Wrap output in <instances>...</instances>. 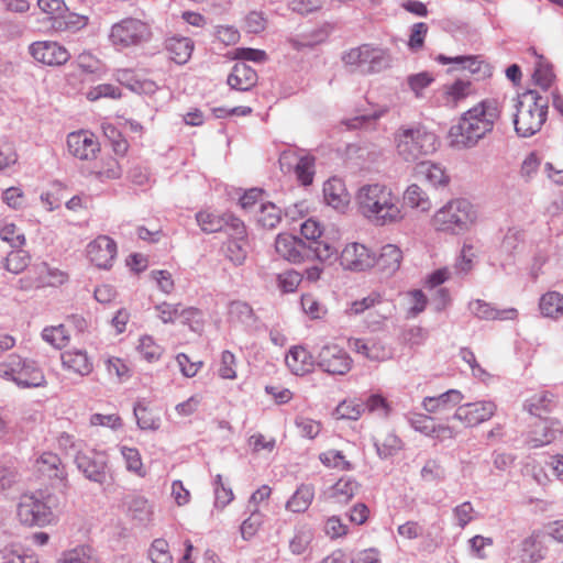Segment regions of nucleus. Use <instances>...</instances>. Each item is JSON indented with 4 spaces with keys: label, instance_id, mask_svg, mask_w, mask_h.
<instances>
[{
    "label": "nucleus",
    "instance_id": "11",
    "mask_svg": "<svg viewBox=\"0 0 563 563\" xmlns=\"http://www.w3.org/2000/svg\"><path fill=\"white\" fill-rule=\"evenodd\" d=\"M317 364L331 375H345L352 367V358L341 346L325 344L317 355Z\"/></svg>",
    "mask_w": 563,
    "mask_h": 563
},
{
    "label": "nucleus",
    "instance_id": "16",
    "mask_svg": "<svg viewBox=\"0 0 563 563\" xmlns=\"http://www.w3.org/2000/svg\"><path fill=\"white\" fill-rule=\"evenodd\" d=\"M67 146L69 153L81 161L93 159L100 151L97 137L87 131L69 133L67 136Z\"/></svg>",
    "mask_w": 563,
    "mask_h": 563
},
{
    "label": "nucleus",
    "instance_id": "51",
    "mask_svg": "<svg viewBox=\"0 0 563 563\" xmlns=\"http://www.w3.org/2000/svg\"><path fill=\"white\" fill-rule=\"evenodd\" d=\"M148 556L152 563H173V556L169 553V545L164 539L153 541Z\"/></svg>",
    "mask_w": 563,
    "mask_h": 563
},
{
    "label": "nucleus",
    "instance_id": "55",
    "mask_svg": "<svg viewBox=\"0 0 563 563\" xmlns=\"http://www.w3.org/2000/svg\"><path fill=\"white\" fill-rule=\"evenodd\" d=\"M301 307L311 319H321L327 313L325 306L311 294L302 295Z\"/></svg>",
    "mask_w": 563,
    "mask_h": 563
},
{
    "label": "nucleus",
    "instance_id": "30",
    "mask_svg": "<svg viewBox=\"0 0 563 563\" xmlns=\"http://www.w3.org/2000/svg\"><path fill=\"white\" fill-rule=\"evenodd\" d=\"M539 308L543 317L558 319L563 314V295L548 291L541 296Z\"/></svg>",
    "mask_w": 563,
    "mask_h": 563
},
{
    "label": "nucleus",
    "instance_id": "4",
    "mask_svg": "<svg viewBox=\"0 0 563 563\" xmlns=\"http://www.w3.org/2000/svg\"><path fill=\"white\" fill-rule=\"evenodd\" d=\"M514 118L518 135L529 137L540 131L547 120L548 102L536 90L522 93L516 104Z\"/></svg>",
    "mask_w": 563,
    "mask_h": 563
},
{
    "label": "nucleus",
    "instance_id": "31",
    "mask_svg": "<svg viewBox=\"0 0 563 563\" xmlns=\"http://www.w3.org/2000/svg\"><path fill=\"white\" fill-rule=\"evenodd\" d=\"M439 63L446 65V64H455L459 68L468 70L472 74H479L485 71L483 68H487V65L479 60L476 56H455V57H448L443 54H440L435 58Z\"/></svg>",
    "mask_w": 563,
    "mask_h": 563
},
{
    "label": "nucleus",
    "instance_id": "32",
    "mask_svg": "<svg viewBox=\"0 0 563 563\" xmlns=\"http://www.w3.org/2000/svg\"><path fill=\"white\" fill-rule=\"evenodd\" d=\"M314 497L313 487L300 485L286 503V509L291 512H303L308 509Z\"/></svg>",
    "mask_w": 563,
    "mask_h": 563
},
{
    "label": "nucleus",
    "instance_id": "8",
    "mask_svg": "<svg viewBox=\"0 0 563 563\" xmlns=\"http://www.w3.org/2000/svg\"><path fill=\"white\" fill-rule=\"evenodd\" d=\"M151 25L135 18H125L114 23L109 33V41L118 48L140 46L151 41Z\"/></svg>",
    "mask_w": 563,
    "mask_h": 563
},
{
    "label": "nucleus",
    "instance_id": "23",
    "mask_svg": "<svg viewBox=\"0 0 563 563\" xmlns=\"http://www.w3.org/2000/svg\"><path fill=\"white\" fill-rule=\"evenodd\" d=\"M547 548L542 543V533L533 531L520 543V559L522 562L537 563L544 559Z\"/></svg>",
    "mask_w": 563,
    "mask_h": 563
},
{
    "label": "nucleus",
    "instance_id": "64",
    "mask_svg": "<svg viewBox=\"0 0 563 563\" xmlns=\"http://www.w3.org/2000/svg\"><path fill=\"white\" fill-rule=\"evenodd\" d=\"M421 477L424 481H442L445 477V471L437 460H429L421 470Z\"/></svg>",
    "mask_w": 563,
    "mask_h": 563
},
{
    "label": "nucleus",
    "instance_id": "12",
    "mask_svg": "<svg viewBox=\"0 0 563 563\" xmlns=\"http://www.w3.org/2000/svg\"><path fill=\"white\" fill-rule=\"evenodd\" d=\"M340 264L344 269L364 272L375 265V253L360 243H350L341 252Z\"/></svg>",
    "mask_w": 563,
    "mask_h": 563
},
{
    "label": "nucleus",
    "instance_id": "36",
    "mask_svg": "<svg viewBox=\"0 0 563 563\" xmlns=\"http://www.w3.org/2000/svg\"><path fill=\"white\" fill-rule=\"evenodd\" d=\"M31 263V255L22 247L11 251L3 260V267L9 273L19 275L23 273Z\"/></svg>",
    "mask_w": 563,
    "mask_h": 563
},
{
    "label": "nucleus",
    "instance_id": "27",
    "mask_svg": "<svg viewBox=\"0 0 563 563\" xmlns=\"http://www.w3.org/2000/svg\"><path fill=\"white\" fill-rule=\"evenodd\" d=\"M285 362L295 375H305L313 366L312 355L302 346L291 347L286 354Z\"/></svg>",
    "mask_w": 563,
    "mask_h": 563
},
{
    "label": "nucleus",
    "instance_id": "47",
    "mask_svg": "<svg viewBox=\"0 0 563 563\" xmlns=\"http://www.w3.org/2000/svg\"><path fill=\"white\" fill-rule=\"evenodd\" d=\"M213 492L214 506L220 509H223L225 506H228L234 498L232 488L223 482V478L220 474L214 477Z\"/></svg>",
    "mask_w": 563,
    "mask_h": 563
},
{
    "label": "nucleus",
    "instance_id": "46",
    "mask_svg": "<svg viewBox=\"0 0 563 563\" xmlns=\"http://www.w3.org/2000/svg\"><path fill=\"white\" fill-rule=\"evenodd\" d=\"M294 172L301 185H311L314 176V157L311 155L301 156Z\"/></svg>",
    "mask_w": 563,
    "mask_h": 563
},
{
    "label": "nucleus",
    "instance_id": "24",
    "mask_svg": "<svg viewBox=\"0 0 563 563\" xmlns=\"http://www.w3.org/2000/svg\"><path fill=\"white\" fill-rule=\"evenodd\" d=\"M470 310L477 318L485 320H512L518 314L515 308L498 310L481 299L470 302Z\"/></svg>",
    "mask_w": 563,
    "mask_h": 563
},
{
    "label": "nucleus",
    "instance_id": "1",
    "mask_svg": "<svg viewBox=\"0 0 563 563\" xmlns=\"http://www.w3.org/2000/svg\"><path fill=\"white\" fill-rule=\"evenodd\" d=\"M500 110L497 101L484 100L467 110L457 124L451 126L449 137L456 147H473L478 141L493 131L499 119Z\"/></svg>",
    "mask_w": 563,
    "mask_h": 563
},
{
    "label": "nucleus",
    "instance_id": "10",
    "mask_svg": "<svg viewBox=\"0 0 563 563\" xmlns=\"http://www.w3.org/2000/svg\"><path fill=\"white\" fill-rule=\"evenodd\" d=\"M75 463L79 472L90 482L102 485L107 479L108 459L104 452L96 450L77 451Z\"/></svg>",
    "mask_w": 563,
    "mask_h": 563
},
{
    "label": "nucleus",
    "instance_id": "18",
    "mask_svg": "<svg viewBox=\"0 0 563 563\" xmlns=\"http://www.w3.org/2000/svg\"><path fill=\"white\" fill-rule=\"evenodd\" d=\"M87 255L97 267L109 268L117 255V244L109 236H98L88 244Z\"/></svg>",
    "mask_w": 563,
    "mask_h": 563
},
{
    "label": "nucleus",
    "instance_id": "28",
    "mask_svg": "<svg viewBox=\"0 0 563 563\" xmlns=\"http://www.w3.org/2000/svg\"><path fill=\"white\" fill-rule=\"evenodd\" d=\"M554 407V396L549 391L534 394L525 402V408L537 418H545L544 415L551 412Z\"/></svg>",
    "mask_w": 563,
    "mask_h": 563
},
{
    "label": "nucleus",
    "instance_id": "41",
    "mask_svg": "<svg viewBox=\"0 0 563 563\" xmlns=\"http://www.w3.org/2000/svg\"><path fill=\"white\" fill-rule=\"evenodd\" d=\"M418 173L434 187L445 186L449 183L444 169L437 164L423 162L418 166Z\"/></svg>",
    "mask_w": 563,
    "mask_h": 563
},
{
    "label": "nucleus",
    "instance_id": "61",
    "mask_svg": "<svg viewBox=\"0 0 563 563\" xmlns=\"http://www.w3.org/2000/svg\"><path fill=\"white\" fill-rule=\"evenodd\" d=\"M18 163V154L11 142H0V170L10 168Z\"/></svg>",
    "mask_w": 563,
    "mask_h": 563
},
{
    "label": "nucleus",
    "instance_id": "34",
    "mask_svg": "<svg viewBox=\"0 0 563 563\" xmlns=\"http://www.w3.org/2000/svg\"><path fill=\"white\" fill-rule=\"evenodd\" d=\"M358 490V484L353 478H340L331 488V498L338 504L349 503Z\"/></svg>",
    "mask_w": 563,
    "mask_h": 563
},
{
    "label": "nucleus",
    "instance_id": "39",
    "mask_svg": "<svg viewBox=\"0 0 563 563\" xmlns=\"http://www.w3.org/2000/svg\"><path fill=\"white\" fill-rule=\"evenodd\" d=\"M374 445L379 457L387 459L395 455L401 449V441L396 434L386 433L375 438Z\"/></svg>",
    "mask_w": 563,
    "mask_h": 563
},
{
    "label": "nucleus",
    "instance_id": "56",
    "mask_svg": "<svg viewBox=\"0 0 563 563\" xmlns=\"http://www.w3.org/2000/svg\"><path fill=\"white\" fill-rule=\"evenodd\" d=\"M350 347L353 351L363 354L364 356L373 361H377L385 357V353H383L382 355L379 354V349L375 343L369 344L368 342L362 339L350 340Z\"/></svg>",
    "mask_w": 563,
    "mask_h": 563
},
{
    "label": "nucleus",
    "instance_id": "17",
    "mask_svg": "<svg viewBox=\"0 0 563 563\" xmlns=\"http://www.w3.org/2000/svg\"><path fill=\"white\" fill-rule=\"evenodd\" d=\"M275 249L282 257L292 263L308 261L311 252L306 241L290 234H279L275 241Z\"/></svg>",
    "mask_w": 563,
    "mask_h": 563
},
{
    "label": "nucleus",
    "instance_id": "57",
    "mask_svg": "<svg viewBox=\"0 0 563 563\" xmlns=\"http://www.w3.org/2000/svg\"><path fill=\"white\" fill-rule=\"evenodd\" d=\"M408 421L416 431L423 433L427 437L434 435L435 423L433 422V418L422 413H412Z\"/></svg>",
    "mask_w": 563,
    "mask_h": 563
},
{
    "label": "nucleus",
    "instance_id": "62",
    "mask_svg": "<svg viewBox=\"0 0 563 563\" xmlns=\"http://www.w3.org/2000/svg\"><path fill=\"white\" fill-rule=\"evenodd\" d=\"M376 305H380V297L378 295H369L368 297H365L362 300H356L352 302L347 312L350 314H360L365 311H368V316H372V309H374Z\"/></svg>",
    "mask_w": 563,
    "mask_h": 563
},
{
    "label": "nucleus",
    "instance_id": "22",
    "mask_svg": "<svg viewBox=\"0 0 563 563\" xmlns=\"http://www.w3.org/2000/svg\"><path fill=\"white\" fill-rule=\"evenodd\" d=\"M402 260L400 249L394 244L384 245L378 256L375 255V265L385 276H391L396 273Z\"/></svg>",
    "mask_w": 563,
    "mask_h": 563
},
{
    "label": "nucleus",
    "instance_id": "54",
    "mask_svg": "<svg viewBox=\"0 0 563 563\" xmlns=\"http://www.w3.org/2000/svg\"><path fill=\"white\" fill-rule=\"evenodd\" d=\"M313 534L309 529H300L296 532L294 538L289 542V549L292 554L300 555L307 551Z\"/></svg>",
    "mask_w": 563,
    "mask_h": 563
},
{
    "label": "nucleus",
    "instance_id": "48",
    "mask_svg": "<svg viewBox=\"0 0 563 563\" xmlns=\"http://www.w3.org/2000/svg\"><path fill=\"white\" fill-rule=\"evenodd\" d=\"M249 510L251 512L249 518H246L240 527L241 536L244 540L252 539L264 522V515L258 508L255 507Z\"/></svg>",
    "mask_w": 563,
    "mask_h": 563
},
{
    "label": "nucleus",
    "instance_id": "25",
    "mask_svg": "<svg viewBox=\"0 0 563 563\" xmlns=\"http://www.w3.org/2000/svg\"><path fill=\"white\" fill-rule=\"evenodd\" d=\"M463 395L457 389H450L445 393L434 397H426L422 401V407L430 413L449 410L456 405L461 404Z\"/></svg>",
    "mask_w": 563,
    "mask_h": 563
},
{
    "label": "nucleus",
    "instance_id": "9",
    "mask_svg": "<svg viewBox=\"0 0 563 563\" xmlns=\"http://www.w3.org/2000/svg\"><path fill=\"white\" fill-rule=\"evenodd\" d=\"M342 60L362 74L380 73L390 65V56L385 49L368 44L351 48Z\"/></svg>",
    "mask_w": 563,
    "mask_h": 563
},
{
    "label": "nucleus",
    "instance_id": "7",
    "mask_svg": "<svg viewBox=\"0 0 563 563\" xmlns=\"http://www.w3.org/2000/svg\"><path fill=\"white\" fill-rule=\"evenodd\" d=\"M16 518L26 527H45L55 522L53 496L43 492L21 495L16 506Z\"/></svg>",
    "mask_w": 563,
    "mask_h": 563
},
{
    "label": "nucleus",
    "instance_id": "60",
    "mask_svg": "<svg viewBox=\"0 0 563 563\" xmlns=\"http://www.w3.org/2000/svg\"><path fill=\"white\" fill-rule=\"evenodd\" d=\"M121 97L120 88L111 84H101L87 92V98L90 101L98 100L100 98H112L117 99Z\"/></svg>",
    "mask_w": 563,
    "mask_h": 563
},
{
    "label": "nucleus",
    "instance_id": "52",
    "mask_svg": "<svg viewBox=\"0 0 563 563\" xmlns=\"http://www.w3.org/2000/svg\"><path fill=\"white\" fill-rule=\"evenodd\" d=\"M58 563H98L88 548H75L63 553Z\"/></svg>",
    "mask_w": 563,
    "mask_h": 563
},
{
    "label": "nucleus",
    "instance_id": "2",
    "mask_svg": "<svg viewBox=\"0 0 563 563\" xmlns=\"http://www.w3.org/2000/svg\"><path fill=\"white\" fill-rule=\"evenodd\" d=\"M358 212L375 225H387L402 219L399 198L383 184L362 186L356 194Z\"/></svg>",
    "mask_w": 563,
    "mask_h": 563
},
{
    "label": "nucleus",
    "instance_id": "15",
    "mask_svg": "<svg viewBox=\"0 0 563 563\" xmlns=\"http://www.w3.org/2000/svg\"><path fill=\"white\" fill-rule=\"evenodd\" d=\"M30 54L40 63L60 66L68 62L70 54L57 42L41 41L30 45Z\"/></svg>",
    "mask_w": 563,
    "mask_h": 563
},
{
    "label": "nucleus",
    "instance_id": "45",
    "mask_svg": "<svg viewBox=\"0 0 563 563\" xmlns=\"http://www.w3.org/2000/svg\"><path fill=\"white\" fill-rule=\"evenodd\" d=\"M531 51L538 59L537 66H536V69L533 71V76H532L533 80H534L536 85H538L543 90H547L550 88V86L553 81V78H554L552 68L549 64L544 63L542 56L537 55V53L533 49H531Z\"/></svg>",
    "mask_w": 563,
    "mask_h": 563
},
{
    "label": "nucleus",
    "instance_id": "44",
    "mask_svg": "<svg viewBox=\"0 0 563 563\" xmlns=\"http://www.w3.org/2000/svg\"><path fill=\"white\" fill-rule=\"evenodd\" d=\"M133 412L140 429L157 430L159 428V418L143 404L137 402L133 408Z\"/></svg>",
    "mask_w": 563,
    "mask_h": 563
},
{
    "label": "nucleus",
    "instance_id": "14",
    "mask_svg": "<svg viewBox=\"0 0 563 563\" xmlns=\"http://www.w3.org/2000/svg\"><path fill=\"white\" fill-rule=\"evenodd\" d=\"M562 431V424L558 419L538 418L531 424L527 442L531 448H540L553 442Z\"/></svg>",
    "mask_w": 563,
    "mask_h": 563
},
{
    "label": "nucleus",
    "instance_id": "38",
    "mask_svg": "<svg viewBox=\"0 0 563 563\" xmlns=\"http://www.w3.org/2000/svg\"><path fill=\"white\" fill-rule=\"evenodd\" d=\"M404 201L411 208H416L421 211H428L431 208V201L428 195L417 184H412L406 189L404 194Z\"/></svg>",
    "mask_w": 563,
    "mask_h": 563
},
{
    "label": "nucleus",
    "instance_id": "33",
    "mask_svg": "<svg viewBox=\"0 0 563 563\" xmlns=\"http://www.w3.org/2000/svg\"><path fill=\"white\" fill-rule=\"evenodd\" d=\"M309 250V260H319L320 262H331L336 258L338 249L325 238L318 239L314 242H307Z\"/></svg>",
    "mask_w": 563,
    "mask_h": 563
},
{
    "label": "nucleus",
    "instance_id": "21",
    "mask_svg": "<svg viewBox=\"0 0 563 563\" xmlns=\"http://www.w3.org/2000/svg\"><path fill=\"white\" fill-rule=\"evenodd\" d=\"M325 202L336 210H343L350 202V195L342 179L333 177L323 185Z\"/></svg>",
    "mask_w": 563,
    "mask_h": 563
},
{
    "label": "nucleus",
    "instance_id": "42",
    "mask_svg": "<svg viewBox=\"0 0 563 563\" xmlns=\"http://www.w3.org/2000/svg\"><path fill=\"white\" fill-rule=\"evenodd\" d=\"M387 112V108H380L379 110H375L372 113L356 115L351 119H345L342 123L349 130L355 129H373L375 126L376 121L382 118Z\"/></svg>",
    "mask_w": 563,
    "mask_h": 563
},
{
    "label": "nucleus",
    "instance_id": "37",
    "mask_svg": "<svg viewBox=\"0 0 563 563\" xmlns=\"http://www.w3.org/2000/svg\"><path fill=\"white\" fill-rule=\"evenodd\" d=\"M247 249L246 236L229 239L224 246L225 256L234 265H242L247 256Z\"/></svg>",
    "mask_w": 563,
    "mask_h": 563
},
{
    "label": "nucleus",
    "instance_id": "58",
    "mask_svg": "<svg viewBox=\"0 0 563 563\" xmlns=\"http://www.w3.org/2000/svg\"><path fill=\"white\" fill-rule=\"evenodd\" d=\"M302 276L294 271H286L277 276V286L283 292H292L299 286Z\"/></svg>",
    "mask_w": 563,
    "mask_h": 563
},
{
    "label": "nucleus",
    "instance_id": "40",
    "mask_svg": "<svg viewBox=\"0 0 563 563\" xmlns=\"http://www.w3.org/2000/svg\"><path fill=\"white\" fill-rule=\"evenodd\" d=\"M256 220L265 229H275L282 221V211L274 203L262 205L256 214Z\"/></svg>",
    "mask_w": 563,
    "mask_h": 563
},
{
    "label": "nucleus",
    "instance_id": "13",
    "mask_svg": "<svg viewBox=\"0 0 563 563\" xmlns=\"http://www.w3.org/2000/svg\"><path fill=\"white\" fill-rule=\"evenodd\" d=\"M496 405L493 401H477L461 405L452 419L461 421L465 427H475L489 420L495 411Z\"/></svg>",
    "mask_w": 563,
    "mask_h": 563
},
{
    "label": "nucleus",
    "instance_id": "63",
    "mask_svg": "<svg viewBox=\"0 0 563 563\" xmlns=\"http://www.w3.org/2000/svg\"><path fill=\"white\" fill-rule=\"evenodd\" d=\"M218 373L220 377L224 379H234L236 377L235 356L230 351L222 352Z\"/></svg>",
    "mask_w": 563,
    "mask_h": 563
},
{
    "label": "nucleus",
    "instance_id": "59",
    "mask_svg": "<svg viewBox=\"0 0 563 563\" xmlns=\"http://www.w3.org/2000/svg\"><path fill=\"white\" fill-rule=\"evenodd\" d=\"M470 88L471 82L464 80H456L454 84L448 86L445 90L448 102L455 106L470 93Z\"/></svg>",
    "mask_w": 563,
    "mask_h": 563
},
{
    "label": "nucleus",
    "instance_id": "3",
    "mask_svg": "<svg viewBox=\"0 0 563 563\" xmlns=\"http://www.w3.org/2000/svg\"><path fill=\"white\" fill-rule=\"evenodd\" d=\"M397 155L405 162H416L437 151L438 137L422 125L400 126L394 136Z\"/></svg>",
    "mask_w": 563,
    "mask_h": 563
},
{
    "label": "nucleus",
    "instance_id": "43",
    "mask_svg": "<svg viewBox=\"0 0 563 563\" xmlns=\"http://www.w3.org/2000/svg\"><path fill=\"white\" fill-rule=\"evenodd\" d=\"M196 220L200 229L205 233H214L222 231L225 228V221L222 219V216L216 214L213 212L202 210L196 214Z\"/></svg>",
    "mask_w": 563,
    "mask_h": 563
},
{
    "label": "nucleus",
    "instance_id": "53",
    "mask_svg": "<svg viewBox=\"0 0 563 563\" xmlns=\"http://www.w3.org/2000/svg\"><path fill=\"white\" fill-rule=\"evenodd\" d=\"M0 239L14 249H20L25 244L24 233L13 223H8L0 229Z\"/></svg>",
    "mask_w": 563,
    "mask_h": 563
},
{
    "label": "nucleus",
    "instance_id": "6",
    "mask_svg": "<svg viewBox=\"0 0 563 563\" xmlns=\"http://www.w3.org/2000/svg\"><path fill=\"white\" fill-rule=\"evenodd\" d=\"M475 220L473 205L466 199H454L434 213L432 225L437 231L459 234L467 231Z\"/></svg>",
    "mask_w": 563,
    "mask_h": 563
},
{
    "label": "nucleus",
    "instance_id": "19",
    "mask_svg": "<svg viewBox=\"0 0 563 563\" xmlns=\"http://www.w3.org/2000/svg\"><path fill=\"white\" fill-rule=\"evenodd\" d=\"M63 368L81 377L88 376L93 371V363L86 350L69 349L60 354Z\"/></svg>",
    "mask_w": 563,
    "mask_h": 563
},
{
    "label": "nucleus",
    "instance_id": "49",
    "mask_svg": "<svg viewBox=\"0 0 563 563\" xmlns=\"http://www.w3.org/2000/svg\"><path fill=\"white\" fill-rule=\"evenodd\" d=\"M365 411L364 404L356 399L344 400L335 409L339 419L357 420Z\"/></svg>",
    "mask_w": 563,
    "mask_h": 563
},
{
    "label": "nucleus",
    "instance_id": "29",
    "mask_svg": "<svg viewBox=\"0 0 563 563\" xmlns=\"http://www.w3.org/2000/svg\"><path fill=\"white\" fill-rule=\"evenodd\" d=\"M36 468L48 478L62 479L64 477L62 461L57 454L52 452H45L36 460Z\"/></svg>",
    "mask_w": 563,
    "mask_h": 563
},
{
    "label": "nucleus",
    "instance_id": "50",
    "mask_svg": "<svg viewBox=\"0 0 563 563\" xmlns=\"http://www.w3.org/2000/svg\"><path fill=\"white\" fill-rule=\"evenodd\" d=\"M42 338L56 349L65 346L69 339L68 332L63 324L45 328L42 331Z\"/></svg>",
    "mask_w": 563,
    "mask_h": 563
},
{
    "label": "nucleus",
    "instance_id": "35",
    "mask_svg": "<svg viewBox=\"0 0 563 563\" xmlns=\"http://www.w3.org/2000/svg\"><path fill=\"white\" fill-rule=\"evenodd\" d=\"M167 49L177 64H185L191 56L194 44L188 37H172L167 43Z\"/></svg>",
    "mask_w": 563,
    "mask_h": 563
},
{
    "label": "nucleus",
    "instance_id": "26",
    "mask_svg": "<svg viewBox=\"0 0 563 563\" xmlns=\"http://www.w3.org/2000/svg\"><path fill=\"white\" fill-rule=\"evenodd\" d=\"M122 507L132 519L141 523L150 520L152 515L147 499L134 493H128L123 496Z\"/></svg>",
    "mask_w": 563,
    "mask_h": 563
},
{
    "label": "nucleus",
    "instance_id": "20",
    "mask_svg": "<svg viewBox=\"0 0 563 563\" xmlns=\"http://www.w3.org/2000/svg\"><path fill=\"white\" fill-rule=\"evenodd\" d=\"M227 82L232 89L247 91L256 85L257 74L244 62H240L233 66Z\"/></svg>",
    "mask_w": 563,
    "mask_h": 563
},
{
    "label": "nucleus",
    "instance_id": "5",
    "mask_svg": "<svg viewBox=\"0 0 563 563\" xmlns=\"http://www.w3.org/2000/svg\"><path fill=\"white\" fill-rule=\"evenodd\" d=\"M0 378L14 383L19 388L44 387L47 384L42 368L35 361L15 353L9 354L0 362Z\"/></svg>",
    "mask_w": 563,
    "mask_h": 563
}]
</instances>
